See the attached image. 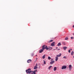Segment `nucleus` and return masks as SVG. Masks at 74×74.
Wrapping results in <instances>:
<instances>
[{"mask_svg":"<svg viewBox=\"0 0 74 74\" xmlns=\"http://www.w3.org/2000/svg\"><path fill=\"white\" fill-rule=\"evenodd\" d=\"M26 71L27 74H30L31 73H33V71H32L31 69L30 68H29L28 69L26 70Z\"/></svg>","mask_w":74,"mask_h":74,"instance_id":"obj_1","label":"nucleus"},{"mask_svg":"<svg viewBox=\"0 0 74 74\" xmlns=\"http://www.w3.org/2000/svg\"><path fill=\"white\" fill-rule=\"evenodd\" d=\"M45 55H44L42 57V59H45Z\"/></svg>","mask_w":74,"mask_h":74,"instance_id":"obj_14","label":"nucleus"},{"mask_svg":"<svg viewBox=\"0 0 74 74\" xmlns=\"http://www.w3.org/2000/svg\"><path fill=\"white\" fill-rule=\"evenodd\" d=\"M53 41V40H51L49 41V42H52Z\"/></svg>","mask_w":74,"mask_h":74,"instance_id":"obj_25","label":"nucleus"},{"mask_svg":"<svg viewBox=\"0 0 74 74\" xmlns=\"http://www.w3.org/2000/svg\"><path fill=\"white\" fill-rule=\"evenodd\" d=\"M32 62V60H29L27 61V63H30Z\"/></svg>","mask_w":74,"mask_h":74,"instance_id":"obj_9","label":"nucleus"},{"mask_svg":"<svg viewBox=\"0 0 74 74\" xmlns=\"http://www.w3.org/2000/svg\"><path fill=\"white\" fill-rule=\"evenodd\" d=\"M62 44H65V42H62Z\"/></svg>","mask_w":74,"mask_h":74,"instance_id":"obj_29","label":"nucleus"},{"mask_svg":"<svg viewBox=\"0 0 74 74\" xmlns=\"http://www.w3.org/2000/svg\"><path fill=\"white\" fill-rule=\"evenodd\" d=\"M56 50H57L59 51V50H60V49H56Z\"/></svg>","mask_w":74,"mask_h":74,"instance_id":"obj_30","label":"nucleus"},{"mask_svg":"<svg viewBox=\"0 0 74 74\" xmlns=\"http://www.w3.org/2000/svg\"><path fill=\"white\" fill-rule=\"evenodd\" d=\"M33 73V74H36V73Z\"/></svg>","mask_w":74,"mask_h":74,"instance_id":"obj_31","label":"nucleus"},{"mask_svg":"<svg viewBox=\"0 0 74 74\" xmlns=\"http://www.w3.org/2000/svg\"><path fill=\"white\" fill-rule=\"evenodd\" d=\"M37 70H34L33 73H36V72H37Z\"/></svg>","mask_w":74,"mask_h":74,"instance_id":"obj_17","label":"nucleus"},{"mask_svg":"<svg viewBox=\"0 0 74 74\" xmlns=\"http://www.w3.org/2000/svg\"><path fill=\"white\" fill-rule=\"evenodd\" d=\"M62 54H61V53H60V55H57L56 56V57H58H58H60V56H61V55Z\"/></svg>","mask_w":74,"mask_h":74,"instance_id":"obj_10","label":"nucleus"},{"mask_svg":"<svg viewBox=\"0 0 74 74\" xmlns=\"http://www.w3.org/2000/svg\"><path fill=\"white\" fill-rule=\"evenodd\" d=\"M47 47V45H44L42 46V49H43L44 50V49H46Z\"/></svg>","mask_w":74,"mask_h":74,"instance_id":"obj_2","label":"nucleus"},{"mask_svg":"<svg viewBox=\"0 0 74 74\" xmlns=\"http://www.w3.org/2000/svg\"><path fill=\"white\" fill-rule=\"evenodd\" d=\"M49 48H48V47H47L46 48V50H48V49H49Z\"/></svg>","mask_w":74,"mask_h":74,"instance_id":"obj_26","label":"nucleus"},{"mask_svg":"<svg viewBox=\"0 0 74 74\" xmlns=\"http://www.w3.org/2000/svg\"><path fill=\"white\" fill-rule=\"evenodd\" d=\"M37 66H38L37 64H36V66H35L34 68V70H36V69H38V67H37Z\"/></svg>","mask_w":74,"mask_h":74,"instance_id":"obj_4","label":"nucleus"},{"mask_svg":"<svg viewBox=\"0 0 74 74\" xmlns=\"http://www.w3.org/2000/svg\"><path fill=\"white\" fill-rule=\"evenodd\" d=\"M44 49H41L40 50H39V53H42V52H43V51H44Z\"/></svg>","mask_w":74,"mask_h":74,"instance_id":"obj_6","label":"nucleus"},{"mask_svg":"<svg viewBox=\"0 0 74 74\" xmlns=\"http://www.w3.org/2000/svg\"><path fill=\"white\" fill-rule=\"evenodd\" d=\"M51 58L49 56L48 57V59H49V60H50V59H51Z\"/></svg>","mask_w":74,"mask_h":74,"instance_id":"obj_20","label":"nucleus"},{"mask_svg":"<svg viewBox=\"0 0 74 74\" xmlns=\"http://www.w3.org/2000/svg\"><path fill=\"white\" fill-rule=\"evenodd\" d=\"M71 68H72V66L71 65H69V69L70 71H71Z\"/></svg>","mask_w":74,"mask_h":74,"instance_id":"obj_5","label":"nucleus"},{"mask_svg":"<svg viewBox=\"0 0 74 74\" xmlns=\"http://www.w3.org/2000/svg\"><path fill=\"white\" fill-rule=\"evenodd\" d=\"M63 58L64 59H67V57L66 56H64L63 57Z\"/></svg>","mask_w":74,"mask_h":74,"instance_id":"obj_21","label":"nucleus"},{"mask_svg":"<svg viewBox=\"0 0 74 74\" xmlns=\"http://www.w3.org/2000/svg\"><path fill=\"white\" fill-rule=\"evenodd\" d=\"M37 56V55H36V56Z\"/></svg>","mask_w":74,"mask_h":74,"instance_id":"obj_37","label":"nucleus"},{"mask_svg":"<svg viewBox=\"0 0 74 74\" xmlns=\"http://www.w3.org/2000/svg\"><path fill=\"white\" fill-rule=\"evenodd\" d=\"M67 68V66H65L64 65L62 66V70H63V69H66Z\"/></svg>","mask_w":74,"mask_h":74,"instance_id":"obj_3","label":"nucleus"},{"mask_svg":"<svg viewBox=\"0 0 74 74\" xmlns=\"http://www.w3.org/2000/svg\"><path fill=\"white\" fill-rule=\"evenodd\" d=\"M64 50H66L67 49V47H63Z\"/></svg>","mask_w":74,"mask_h":74,"instance_id":"obj_15","label":"nucleus"},{"mask_svg":"<svg viewBox=\"0 0 74 74\" xmlns=\"http://www.w3.org/2000/svg\"><path fill=\"white\" fill-rule=\"evenodd\" d=\"M58 60V57H56L55 61H56V62H57Z\"/></svg>","mask_w":74,"mask_h":74,"instance_id":"obj_11","label":"nucleus"},{"mask_svg":"<svg viewBox=\"0 0 74 74\" xmlns=\"http://www.w3.org/2000/svg\"><path fill=\"white\" fill-rule=\"evenodd\" d=\"M58 47H56V49H58Z\"/></svg>","mask_w":74,"mask_h":74,"instance_id":"obj_34","label":"nucleus"},{"mask_svg":"<svg viewBox=\"0 0 74 74\" xmlns=\"http://www.w3.org/2000/svg\"><path fill=\"white\" fill-rule=\"evenodd\" d=\"M74 53V51H73L71 52V55L73 56V55Z\"/></svg>","mask_w":74,"mask_h":74,"instance_id":"obj_16","label":"nucleus"},{"mask_svg":"<svg viewBox=\"0 0 74 74\" xmlns=\"http://www.w3.org/2000/svg\"><path fill=\"white\" fill-rule=\"evenodd\" d=\"M56 50V49H54L53 50Z\"/></svg>","mask_w":74,"mask_h":74,"instance_id":"obj_35","label":"nucleus"},{"mask_svg":"<svg viewBox=\"0 0 74 74\" xmlns=\"http://www.w3.org/2000/svg\"><path fill=\"white\" fill-rule=\"evenodd\" d=\"M68 39H69V38H68L67 37H66L65 38V40H68Z\"/></svg>","mask_w":74,"mask_h":74,"instance_id":"obj_22","label":"nucleus"},{"mask_svg":"<svg viewBox=\"0 0 74 74\" xmlns=\"http://www.w3.org/2000/svg\"><path fill=\"white\" fill-rule=\"evenodd\" d=\"M33 55H34V54H33L32 55V56H33Z\"/></svg>","mask_w":74,"mask_h":74,"instance_id":"obj_32","label":"nucleus"},{"mask_svg":"<svg viewBox=\"0 0 74 74\" xmlns=\"http://www.w3.org/2000/svg\"><path fill=\"white\" fill-rule=\"evenodd\" d=\"M49 49H50V50H51V49H52V47H49Z\"/></svg>","mask_w":74,"mask_h":74,"instance_id":"obj_23","label":"nucleus"},{"mask_svg":"<svg viewBox=\"0 0 74 74\" xmlns=\"http://www.w3.org/2000/svg\"><path fill=\"white\" fill-rule=\"evenodd\" d=\"M71 39H73V38H74V37H71Z\"/></svg>","mask_w":74,"mask_h":74,"instance_id":"obj_27","label":"nucleus"},{"mask_svg":"<svg viewBox=\"0 0 74 74\" xmlns=\"http://www.w3.org/2000/svg\"><path fill=\"white\" fill-rule=\"evenodd\" d=\"M55 44V42H52V43H51V46H54V45H55V44Z\"/></svg>","mask_w":74,"mask_h":74,"instance_id":"obj_7","label":"nucleus"},{"mask_svg":"<svg viewBox=\"0 0 74 74\" xmlns=\"http://www.w3.org/2000/svg\"><path fill=\"white\" fill-rule=\"evenodd\" d=\"M56 69H57V68H56V67H55L54 68V69H53L54 71H56Z\"/></svg>","mask_w":74,"mask_h":74,"instance_id":"obj_12","label":"nucleus"},{"mask_svg":"<svg viewBox=\"0 0 74 74\" xmlns=\"http://www.w3.org/2000/svg\"><path fill=\"white\" fill-rule=\"evenodd\" d=\"M43 62H44V64H46V62H45V61L44 60H43Z\"/></svg>","mask_w":74,"mask_h":74,"instance_id":"obj_24","label":"nucleus"},{"mask_svg":"<svg viewBox=\"0 0 74 74\" xmlns=\"http://www.w3.org/2000/svg\"><path fill=\"white\" fill-rule=\"evenodd\" d=\"M55 63V61H53L50 62V64H53V63Z\"/></svg>","mask_w":74,"mask_h":74,"instance_id":"obj_8","label":"nucleus"},{"mask_svg":"<svg viewBox=\"0 0 74 74\" xmlns=\"http://www.w3.org/2000/svg\"><path fill=\"white\" fill-rule=\"evenodd\" d=\"M73 27H74V25L73 26Z\"/></svg>","mask_w":74,"mask_h":74,"instance_id":"obj_33","label":"nucleus"},{"mask_svg":"<svg viewBox=\"0 0 74 74\" xmlns=\"http://www.w3.org/2000/svg\"><path fill=\"white\" fill-rule=\"evenodd\" d=\"M73 58H74V56H73Z\"/></svg>","mask_w":74,"mask_h":74,"instance_id":"obj_36","label":"nucleus"},{"mask_svg":"<svg viewBox=\"0 0 74 74\" xmlns=\"http://www.w3.org/2000/svg\"><path fill=\"white\" fill-rule=\"evenodd\" d=\"M53 60V59H51V61H52V60Z\"/></svg>","mask_w":74,"mask_h":74,"instance_id":"obj_28","label":"nucleus"},{"mask_svg":"<svg viewBox=\"0 0 74 74\" xmlns=\"http://www.w3.org/2000/svg\"><path fill=\"white\" fill-rule=\"evenodd\" d=\"M51 67H52V66H50L48 68V69L49 70H50V69L51 68Z\"/></svg>","mask_w":74,"mask_h":74,"instance_id":"obj_19","label":"nucleus"},{"mask_svg":"<svg viewBox=\"0 0 74 74\" xmlns=\"http://www.w3.org/2000/svg\"><path fill=\"white\" fill-rule=\"evenodd\" d=\"M71 50H72V49H69V51L68 52H69V53H70L71 52Z\"/></svg>","mask_w":74,"mask_h":74,"instance_id":"obj_18","label":"nucleus"},{"mask_svg":"<svg viewBox=\"0 0 74 74\" xmlns=\"http://www.w3.org/2000/svg\"><path fill=\"white\" fill-rule=\"evenodd\" d=\"M60 45H61V43H60V42L57 45V46L58 47H59V46H60Z\"/></svg>","mask_w":74,"mask_h":74,"instance_id":"obj_13","label":"nucleus"}]
</instances>
